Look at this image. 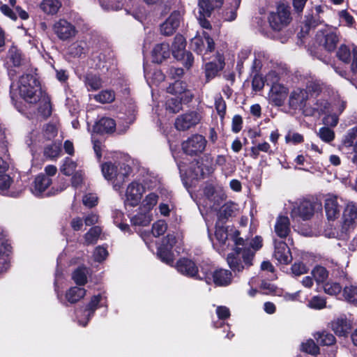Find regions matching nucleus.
Here are the masks:
<instances>
[{"mask_svg":"<svg viewBox=\"0 0 357 357\" xmlns=\"http://www.w3.org/2000/svg\"><path fill=\"white\" fill-rule=\"evenodd\" d=\"M265 79L260 73H255L252 80V91L258 92L261 91L264 87Z\"/></svg>","mask_w":357,"mask_h":357,"instance_id":"61","label":"nucleus"},{"mask_svg":"<svg viewBox=\"0 0 357 357\" xmlns=\"http://www.w3.org/2000/svg\"><path fill=\"white\" fill-rule=\"evenodd\" d=\"M6 60V63H8L13 67L20 68L24 64V55L17 46L13 44L7 52Z\"/></svg>","mask_w":357,"mask_h":357,"instance_id":"24","label":"nucleus"},{"mask_svg":"<svg viewBox=\"0 0 357 357\" xmlns=\"http://www.w3.org/2000/svg\"><path fill=\"white\" fill-rule=\"evenodd\" d=\"M324 209L328 220H335L340 217L342 209L337 202V196H332L325 199Z\"/></svg>","mask_w":357,"mask_h":357,"instance_id":"23","label":"nucleus"},{"mask_svg":"<svg viewBox=\"0 0 357 357\" xmlns=\"http://www.w3.org/2000/svg\"><path fill=\"white\" fill-rule=\"evenodd\" d=\"M190 171L194 178L196 179L204 178V176L206 174V171H204L202 165L200 164L199 160H196L195 162H192Z\"/></svg>","mask_w":357,"mask_h":357,"instance_id":"56","label":"nucleus"},{"mask_svg":"<svg viewBox=\"0 0 357 357\" xmlns=\"http://www.w3.org/2000/svg\"><path fill=\"white\" fill-rule=\"evenodd\" d=\"M52 178L43 173L38 174L33 181L32 192L36 197H40L46 189L52 184Z\"/></svg>","mask_w":357,"mask_h":357,"instance_id":"25","label":"nucleus"},{"mask_svg":"<svg viewBox=\"0 0 357 357\" xmlns=\"http://www.w3.org/2000/svg\"><path fill=\"white\" fill-rule=\"evenodd\" d=\"M204 195L211 202L213 203L215 209L218 208L222 201L226 198L225 194H218L213 184H207L203 190Z\"/></svg>","mask_w":357,"mask_h":357,"instance_id":"31","label":"nucleus"},{"mask_svg":"<svg viewBox=\"0 0 357 357\" xmlns=\"http://www.w3.org/2000/svg\"><path fill=\"white\" fill-rule=\"evenodd\" d=\"M199 121V114L195 111H191L178 116L174 125L178 130L185 131L195 126Z\"/></svg>","mask_w":357,"mask_h":357,"instance_id":"15","label":"nucleus"},{"mask_svg":"<svg viewBox=\"0 0 357 357\" xmlns=\"http://www.w3.org/2000/svg\"><path fill=\"white\" fill-rule=\"evenodd\" d=\"M342 296L347 302L357 304V286L354 284L345 286L343 288Z\"/></svg>","mask_w":357,"mask_h":357,"instance_id":"44","label":"nucleus"},{"mask_svg":"<svg viewBox=\"0 0 357 357\" xmlns=\"http://www.w3.org/2000/svg\"><path fill=\"white\" fill-rule=\"evenodd\" d=\"M274 257L282 264H289L293 259L290 248L282 241L275 242Z\"/></svg>","mask_w":357,"mask_h":357,"instance_id":"20","label":"nucleus"},{"mask_svg":"<svg viewBox=\"0 0 357 357\" xmlns=\"http://www.w3.org/2000/svg\"><path fill=\"white\" fill-rule=\"evenodd\" d=\"M314 337L317 342L322 346H331L336 342L335 337L332 333L326 331L317 333Z\"/></svg>","mask_w":357,"mask_h":357,"instance_id":"39","label":"nucleus"},{"mask_svg":"<svg viewBox=\"0 0 357 357\" xmlns=\"http://www.w3.org/2000/svg\"><path fill=\"white\" fill-rule=\"evenodd\" d=\"M290 6L288 3L280 1L277 4L276 12L268 15V22L273 30L280 31L291 21Z\"/></svg>","mask_w":357,"mask_h":357,"instance_id":"4","label":"nucleus"},{"mask_svg":"<svg viewBox=\"0 0 357 357\" xmlns=\"http://www.w3.org/2000/svg\"><path fill=\"white\" fill-rule=\"evenodd\" d=\"M307 96L303 89L294 90L289 98V106L292 109H301L305 105Z\"/></svg>","mask_w":357,"mask_h":357,"instance_id":"28","label":"nucleus"},{"mask_svg":"<svg viewBox=\"0 0 357 357\" xmlns=\"http://www.w3.org/2000/svg\"><path fill=\"white\" fill-rule=\"evenodd\" d=\"M167 92L181 97L185 105L190 102L194 98L192 91L188 89L187 83L180 79H176L169 84L167 88Z\"/></svg>","mask_w":357,"mask_h":357,"instance_id":"12","label":"nucleus"},{"mask_svg":"<svg viewBox=\"0 0 357 357\" xmlns=\"http://www.w3.org/2000/svg\"><path fill=\"white\" fill-rule=\"evenodd\" d=\"M315 204L310 200L304 199L298 204L293 212L303 220H310L314 213Z\"/></svg>","mask_w":357,"mask_h":357,"instance_id":"22","label":"nucleus"},{"mask_svg":"<svg viewBox=\"0 0 357 357\" xmlns=\"http://www.w3.org/2000/svg\"><path fill=\"white\" fill-rule=\"evenodd\" d=\"M186 40L181 34H176L172 45L173 56L181 61L187 69H190L194 63V56L192 52L185 50Z\"/></svg>","mask_w":357,"mask_h":357,"instance_id":"5","label":"nucleus"},{"mask_svg":"<svg viewBox=\"0 0 357 357\" xmlns=\"http://www.w3.org/2000/svg\"><path fill=\"white\" fill-rule=\"evenodd\" d=\"M198 6L199 14H203L208 17H211L212 11L217 8L210 0H199Z\"/></svg>","mask_w":357,"mask_h":357,"instance_id":"50","label":"nucleus"},{"mask_svg":"<svg viewBox=\"0 0 357 357\" xmlns=\"http://www.w3.org/2000/svg\"><path fill=\"white\" fill-rule=\"evenodd\" d=\"M342 231L349 232L357 225V204L349 203L343 211Z\"/></svg>","mask_w":357,"mask_h":357,"instance_id":"14","label":"nucleus"},{"mask_svg":"<svg viewBox=\"0 0 357 357\" xmlns=\"http://www.w3.org/2000/svg\"><path fill=\"white\" fill-rule=\"evenodd\" d=\"M314 280L318 283H324L328 278V271L322 266L317 265L312 271Z\"/></svg>","mask_w":357,"mask_h":357,"instance_id":"40","label":"nucleus"},{"mask_svg":"<svg viewBox=\"0 0 357 357\" xmlns=\"http://www.w3.org/2000/svg\"><path fill=\"white\" fill-rule=\"evenodd\" d=\"M86 294V290L81 287H71L66 292V298L71 304H75L82 299Z\"/></svg>","mask_w":357,"mask_h":357,"instance_id":"35","label":"nucleus"},{"mask_svg":"<svg viewBox=\"0 0 357 357\" xmlns=\"http://www.w3.org/2000/svg\"><path fill=\"white\" fill-rule=\"evenodd\" d=\"M235 212V205L232 202H227L222 205L220 208L219 219L220 220H227L232 217Z\"/></svg>","mask_w":357,"mask_h":357,"instance_id":"49","label":"nucleus"},{"mask_svg":"<svg viewBox=\"0 0 357 357\" xmlns=\"http://www.w3.org/2000/svg\"><path fill=\"white\" fill-rule=\"evenodd\" d=\"M206 144L207 141L203 135L195 134L182 142L181 148L186 155L198 156L204 151Z\"/></svg>","mask_w":357,"mask_h":357,"instance_id":"6","label":"nucleus"},{"mask_svg":"<svg viewBox=\"0 0 357 357\" xmlns=\"http://www.w3.org/2000/svg\"><path fill=\"white\" fill-rule=\"evenodd\" d=\"M337 58L345 64H351L353 60V50L351 51L350 48L342 44L336 52Z\"/></svg>","mask_w":357,"mask_h":357,"instance_id":"36","label":"nucleus"},{"mask_svg":"<svg viewBox=\"0 0 357 357\" xmlns=\"http://www.w3.org/2000/svg\"><path fill=\"white\" fill-rule=\"evenodd\" d=\"M190 47L198 54H202L205 51L212 52L215 50V42L208 33L203 31L202 35L195 36L190 42Z\"/></svg>","mask_w":357,"mask_h":357,"instance_id":"9","label":"nucleus"},{"mask_svg":"<svg viewBox=\"0 0 357 357\" xmlns=\"http://www.w3.org/2000/svg\"><path fill=\"white\" fill-rule=\"evenodd\" d=\"M176 268L179 273L187 278L195 279L197 276V266L189 258H179L176 263Z\"/></svg>","mask_w":357,"mask_h":357,"instance_id":"17","label":"nucleus"},{"mask_svg":"<svg viewBox=\"0 0 357 357\" xmlns=\"http://www.w3.org/2000/svg\"><path fill=\"white\" fill-rule=\"evenodd\" d=\"M102 301V295L98 294L94 295L91 298L90 301L86 305L84 308V312L86 313V321L82 324L83 326H86L90 319L94 316L96 310L100 307H107V302L104 304H100Z\"/></svg>","mask_w":357,"mask_h":357,"instance_id":"30","label":"nucleus"},{"mask_svg":"<svg viewBox=\"0 0 357 357\" xmlns=\"http://www.w3.org/2000/svg\"><path fill=\"white\" fill-rule=\"evenodd\" d=\"M77 166L76 162L69 157H66L63 159V165L60 167V171L63 175L69 176L75 172Z\"/></svg>","mask_w":357,"mask_h":357,"instance_id":"43","label":"nucleus"},{"mask_svg":"<svg viewBox=\"0 0 357 357\" xmlns=\"http://www.w3.org/2000/svg\"><path fill=\"white\" fill-rule=\"evenodd\" d=\"M271 91L272 92L271 96L272 102L277 106H282L287 94V89L281 84H274L272 86Z\"/></svg>","mask_w":357,"mask_h":357,"instance_id":"34","label":"nucleus"},{"mask_svg":"<svg viewBox=\"0 0 357 357\" xmlns=\"http://www.w3.org/2000/svg\"><path fill=\"white\" fill-rule=\"evenodd\" d=\"M255 252L250 248H234L233 252L228 254L227 261L234 272H242L243 269L252 265Z\"/></svg>","mask_w":357,"mask_h":357,"instance_id":"2","label":"nucleus"},{"mask_svg":"<svg viewBox=\"0 0 357 357\" xmlns=\"http://www.w3.org/2000/svg\"><path fill=\"white\" fill-rule=\"evenodd\" d=\"M304 91L306 92L307 96L317 97L321 93L322 87L319 82L310 81L307 82Z\"/></svg>","mask_w":357,"mask_h":357,"instance_id":"51","label":"nucleus"},{"mask_svg":"<svg viewBox=\"0 0 357 357\" xmlns=\"http://www.w3.org/2000/svg\"><path fill=\"white\" fill-rule=\"evenodd\" d=\"M102 229L98 226H93L84 234V239L87 245L95 244L100 234Z\"/></svg>","mask_w":357,"mask_h":357,"instance_id":"46","label":"nucleus"},{"mask_svg":"<svg viewBox=\"0 0 357 357\" xmlns=\"http://www.w3.org/2000/svg\"><path fill=\"white\" fill-rule=\"evenodd\" d=\"M233 275L231 271L222 268H217L213 272L211 284L216 287H227L231 284Z\"/></svg>","mask_w":357,"mask_h":357,"instance_id":"21","label":"nucleus"},{"mask_svg":"<svg viewBox=\"0 0 357 357\" xmlns=\"http://www.w3.org/2000/svg\"><path fill=\"white\" fill-rule=\"evenodd\" d=\"M61 151L60 145L54 142L44 147L43 155L46 158L53 160L59 157Z\"/></svg>","mask_w":357,"mask_h":357,"instance_id":"45","label":"nucleus"},{"mask_svg":"<svg viewBox=\"0 0 357 357\" xmlns=\"http://www.w3.org/2000/svg\"><path fill=\"white\" fill-rule=\"evenodd\" d=\"M357 138V128H354L348 131L343 139L345 146H354Z\"/></svg>","mask_w":357,"mask_h":357,"instance_id":"64","label":"nucleus"},{"mask_svg":"<svg viewBox=\"0 0 357 357\" xmlns=\"http://www.w3.org/2000/svg\"><path fill=\"white\" fill-rule=\"evenodd\" d=\"M84 82L88 91H98L102 86V80L100 76L91 72L87 73L84 75Z\"/></svg>","mask_w":357,"mask_h":357,"instance_id":"33","label":"nucleus"},{"mask_svg":"<svg viewBox=\"0 0 357 357\" xmlns=\"http://www.w3.org/2000/svg\"><path fill=\"white\" fill-rule=\"evenodd\" d=\"M127 203L132 207L137 206L142 197L139 184L135 182L130 183L126 190Z\"/></svg>","mask_w":357,"mask_h":357,"instance_id":"27","label":"nucleus"},{"mask_svg":"<svg viewBox=\"0 0 357 357\" xmlns=\"http://www.w3.org/2000/svg\"><path fill=\"white\" fill-rule=\"evenodd\" d=\"M325 5H314L308 8L304 17L301 31L298 33L299 38L307 36L311 29H314L324 22L321 14L324 13Z\"/></svg>","mask_w":357,"mask_h":357,"instance_id":"3","label":"nucleus"},{"mask_svg":"<svg viewBox=\"0 0 357 357\" xmlns=\"http://www.w3.org/2000/svg\"><path fill=\"white\" fill-rule=\"evenodd\" d=\"M326 300L319 296H314L308 303V307L314 310H321L326 307Z\"/></svg>","mask_w":357,"mask_h":357,"instance_id":"63","label":"nucleus"},{"mask_svg":"<svg viewBox=\"0 0 357 357\" xmlns=\"http://www.w3.org/2000/svg\"><path fill=\"white\" fill-rule=\"evenodd\" d=\"M225 60L223 54L217 52L215 59L205 63L204 73L206 82H210L218 76L220 72L224 69L225 66Z\"/></svg>","mask_w":357,"mask_h":357,"instance_id":"10","label":"nucleus"},{"mask_svg":"<svg viewBox=\"0 0 357 357\" xmlns=\"http://www.w3.org/2000/svg\"><path fill=\"white\" fill-rule=\"evenodd\" d=\"M200 164L202 165L206 174L209 175L212 174L215 169L213 165V158L211 154H205L200 158Z\"/></svg>","mask_w":357,"mask_h":357,"instance_id":"54","label":"nucleus"},{"mask_svg":"<svg viewBox=\"0 0 357 357\" xmlns=\"http://www.w3.org/2000/svg\"><path fill=\"white\" fill-rule=\"evenodd\" d=\"M276 235L280 238H286L290 231V221L287 216L279 215L274 227Z\"/></svg>","mask_w":357,"mask_h":357,"instance_id":"32","label":"nucleus"},{"mask_svg":"<svg viewBox=\"0 0 357 357\" xmlns=\"http://www.w3.org/2000/svg\"><path fill=\"white\" fill-rule=\"evenodd\" d=\"M151 221V217L146 213H138L135 215L130 220L132 225L135 226L145 227L150 224Z\"/></svg>","mask_w":357,"mask_h":357,"instance_id":"48","label":"nucleus"},{"mask_svg":"<svg viewBox=\"0 0 357 357\" xmlns=\"http://www.w3.org/2000/svg\"><path fill=\"white\" fill-rule=\"evenodd\" d=\"M68 53L73 57H81L86 53V44L84 42H75L68 47Z\"/></svg>","mask_w":357,"mask_h":357,"instance_id":"41","label":"nucleus"},{"mask_svg":"<svg viewBox=\"0 0 357 357\" xmlns=\"http://www.w3.org/2000/svg\"><path fill=\"white\" fill-rule=\"evenodd\" d=\"M183 104H184V102L181 100V97L171 98L166 101V109L169 112L176 114L182 109Z\"/></svg>","mask_w":357,"mask_h":357,"instance_id":"42","label":"nucleus"},{"mask_svg":"<svg viewBox=\"0 0 357 357\" xmlns=\"http://www.w3.org/2000/svg\"><path fill=\"white\" fill-rule=\"evenodd\" d=\"M54 31L61 40H66L74 37L77 33L75 26L66 20L61 19L54 26Z\"/></svg>","mask_w":357,"mask_h":357,"instance_id":"16","label":"nucleus"},{"mask_svg":"<svg viewBox=\"0 0 357 357\" xmlns=\"http://www.w3.org/2000/svg\"><path fill=\"white\" fill-rule=\"evenodd\" d=\"M176 243V237L172 234H167L162 238L161 244L157 250L158 257L161 261L169 266L173 265L174 254L172 250Z\"/></svg>","mask_w":357,"mask_h":357,"instance_id":"8","label":"nucleus"},{"mask_svg":"<svg viewBox=\"0 0 357 357\" xmlns=\"http://www.w3.org/2000/svg\"><path fill=\"white\" fill-rule=\"evenodd\" d=\"M102 173L107 180H112L116 178L121 182H123L132 172L131 167L123 163L120 165L119 169L117 166L111 162H107L102 165Z\"/></svg>","mask_w":357,"mask_h":357,"instance_id":"7","label":"nucleus"},{"mask_svg":"<svg viewBox=\"0 0 357 357\" xmlns=\"http://www.w3.org/2000/svg\"><path fill=\"white\" fill-rule=\"evenodd\" d=\"M183 21V14L179 10H174L166 20L160 25V32L162 35L169 36L173 35Z\"/></svg>","mask_w":357,"mask_h":357,"instance_id":"11","label":"nucleus"},{"mask_svg":"<svg viewBox=\"0 0 357 357\" xmlns=\"http://www.w3.org/2000/svg\"><path fill=\"white\" fill-rule=\"evenodd\" d=\"M61 4L58 0H43L40 3L41 10L48 14L54 15L57 13Z\"/></svg>","mask_w":357,"mask_h":357,"instance_id":"38","label":"nucleus"},{"mask_svg":"<svg viewBox=\"0 0 357 357\" xmlns=\"http://www.w3.org/2000/svg\"><path fill=\"white\" fill-rule=\"evenodd\" d=\"M116 121L113 119L102 117L96 121L93 126V132L100 135L112 134L116 130Z\"/></svg>","mask_w":357,"mask_h":357,"instance_id":"19","label":"nucleus"},{"mask_svg":"<svg viewBox=\"0 0 357 357\" xmlns=\"http://www.w3.org/2000/svg\"><path fill=\"white\" fill-rule=\"evenodd\" d=\"M324 290L326 294L331 296H336L341 291L343 292V288L340 283L336 282H328L324 284Z\"/></svg>","mask_w":357,"mask_h":357,"instance_id":"53","label":"nucleus"},{"mask_svg":"<svg viewBox=\"0 0 357 357\" xmlns=\"http://www.w3.org/2000/svg\"><path fill=\"white\" fill-rule=\"evenodd\" d=\"M316 40L327 52H332L336 50L339 36L333 31L324 30L317 33Z\"/></svg>","mask_w":357,"mask_h":357,"instance_id":"13","label":"nucleus"},{"mask_svg":"<svg viewBox=\"0 0 357 357\" xmlns=\"http://www.w3.org/2000/svg\"><path fill=\"white\" fill-rule=\"evenodd\" d=\"M215 269L213 264L202 261L197 266V276L195 277V280H203L207 284H211Z\"/></svg>","mask_w":357,"mask_h":357,"instance_id":"29","label":"nucleus"},{"mask_svg":"<svg viewBox=\"0 0 357 357\" xmlns=\"http://www.w3.org/2000/svg\"><path fill=\"white\" fill-rule=\"evenodd\" d=\"M18 88L20 96L30 104L38 103L43 93L45 95L38 79L31 74H25L20 77Z\"/></svg>","mask_w":357,"mask_h":357,"instance_id":"1","label":"nucleus"},{"mask_svg":"<svg viewBox=\"0 0 357 357\" xmlns=\"http://www.w3.org/2000/svg\"><path fill=\"white\" fill-rule=\"evenodd\" d=\"M340 20L345 23V25L349 27H354L356 21L354 17L347 11V10H342L338 13Z\"/></svg>","mask_w":357,"mask_h":357,"instance_id":"62","label":"nucleus"},{"mask_svg":"<svg viewBox=\"0 0 357 357\" xmlns=\"http://www.w3.org/2000/svg\"><path fill=\"white\" fill-rule=\"evenodd\" d=\"M320 139L326 143H330L335 139L334 131L328 127H321L319 130Z\"/></svg>","mask_w":357,"mask_h":357,"instance_id":"60","label":"nucleus"},{"mask_svg":"<svg viewBox=\"0 0 357 357\" xmlns=\"http://www.w3.org/2000/svg\"><path fill=\"white\" fill-rule=\"evenodd\" d=\"M94 99L100 103H111L115 100V93L112 90H103L94 96Z\"/></svg>","mask_w":357,"mask_h":357,"instance_id":"47","label":"nucleus"},{"mask_svg":"<svg viewBox=\"0 0 357 357\" xmlns=\"http://www.w3.org/2000/svg\"><path fill=\"white\" fill-rule=\"evenodd\" d=\"M72 279L79 286H84L87 282L86 268L79 266L72 273Z\"/></svg>","mask_w":357,"mask_h":357,"instance_id":"37","label":"nucleus"},{"mask_svg":"<svg viewBox=\"0 0 357 357\" xmlns=\"http://www.w3.org/2000/svg\"><path fill=\"white\" fill-rule=\"evenodd\" d=\"M170 52L168 43H162L155 45L151 52L152 62L158 64L162 63L169 57Z\"/></svg>","mask_w":357,"mask_h":357,"instance_id":"26","label":"nucleus"},{"mask_svg":"<svg viewBox=\"0 0 357 357\" xmlns=\"http://www.w3.org/2000/svg\"><path fill=\"white\" fill-rule=\"evenodd\" d=\"M332 329L340 337H347L352 329V321L345 314L333 320L331 323Z\"/></svg>","mask_w":357,"mask_h":357,"instance_id":"18","label":"nucleus"},{"mask_svg":"<svg viewBox=\"0 0 357 357\" xmlns=\"http://www.w3.org/2000/svg\"><path fill=\"white\" fill-rule=\"evenodd\" d=\"M167 229V224L163 220H159L152 225V234L155 237L163 235Z\"/></svg>","mask_w":357,"mask_h":357,"instance_id":"58","label":"nucleus"},{"mask_svg":"<svg viewBox=\"0 0 357 357\" xmlns=\"http://www.w3.org/2000/svg\"><path fill=\"white\" fill-rule=\"evenodd\" d=\"M301 350L308 354L317 356L320 352L319 346L312 339L307 340L305 342L303 343Z\"/></svg>","mask_w":357,"mask_h":357,"instance_id":"52","label":"nucleus"},{"mask_svg":"<svg viewBox=\"0 0 357 357\" xmlns=\"http://www.w3.org/2000/svg\"><path fill=\"white\" fill-rule=\"evenodd\" d=\"M44 102L38 107V112L45 118H48L52 115V105L49 97L43 94Z\"/></svg>","mask_w":357,"mask_h":357,"instance_id":"55","label":"nucleus"},{"mask_svg":"<svg viewBox=\"0 0 357 357\" xmlns=\"http://www.w3.org/2000/svg\"><path fill=\"white\" fill-rule=\"evenodd\" d=\"M158 195L155 192L148 194L142 202L143 207L148 211H151L157 204Z\"/></svg>","mask_w":357,"mask_h":357,"instance_id":"57","label":"nucleus"},{"mask_svg":"<svg viewBox=\"0 0 357 357\" xmlns=\"http://www.w3.org/2000/svg\"><path fill=\"white\" fill-rule=\"evenodd\" d=\"M58 133L56 126L53 123H47L43 126V135L45 139L52 140Z\"/></svg>","mask_w":357,"mask_h":357,"instance_id":"59","label":"nucleus"}]
</instances>
